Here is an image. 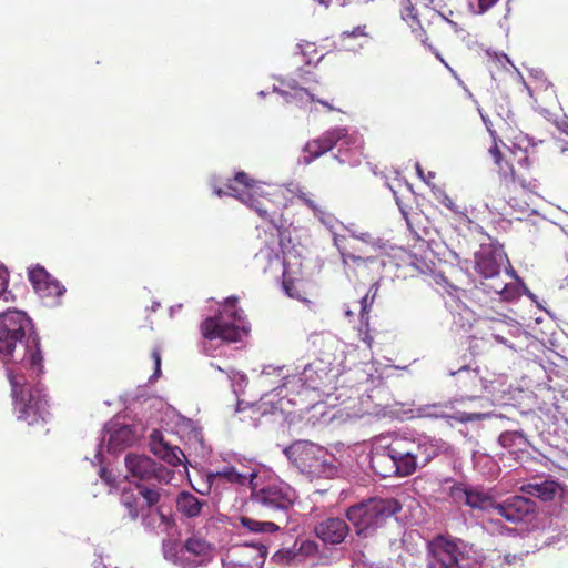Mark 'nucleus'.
I'll return each mask as SVG.
<instances>
[{"label":"nucleus","instance_id":"nucleus-37","mask_svg":"<svg viewBox=\"0 0 568 568\" xmlns=\"http://www.w3.org/2000/svg\"><path fill=\"white\" fill-rule=\"evenodd\" d=\"M521 438H523L521 434H519L517 432H505V433L500 434L499 443L503 447L511 448V447L516 446V442Z\"/></svg>","mask_w":568,"mask_h":568},{"label":"nucleus","instance_id":"nucleus-24","mask_svg":"<svg viewBox=\"0 0 568 568\" xmlns=\"http://www.w3.org/2000/svg\"><path fill=\"white\" fill-rule=\"evenodd\" d=\"M407 448L414 454L415 459L419 467H425L429 464L440 452L437 442L433 439L409 440L406 439Z\"/></svg>","mask_w":568,"mask_h":568},{"label":"nucleus","instance_id":"nucleus-10","mask_svg":"<svg viewBox=\"0 0 568 568\" xmlns=\"http://www.w3.org/2000/svg\"><path fill=\"white\" fill-rule=\"evenodd\" d=\"M338 142H341L342 145L348 146L355 143V139L348 133L345 126H335L326 130L320 136L307 141L303 149L306 154L304 156V163L310 164L333 150Z\"/></svg>","mask_w":568,"mask_h":568},{"label":"nucleus","instance_id":"nucleus-29","mask_svg":"<svg viewBox=\"0 0 568 568\" xmlns=\"http://www.w3.org/2000/svg\"><path fill=\"white\" fill-rule=\"evenodd\" d=\"M456 491L463 493V495L465 496V503L470 508L494 511V506L496 505V501L488 494L475 489L459 488H456Z\"/></svg>","mask_w":568,"mask_h":568},{"label":"nucleus","instance_id":"nucleus-25","mask_svg":"<svg viewBox=\"0 0 568 568\" xmlns=\"http://www.w3.org/2000/svg\"><path fill=\"white\" fill-rule=\"evenodd\" d=\"M235 556L237 557V564L241 568H262L266 549L264 547L245 545L235 551Z\"/></svg>","mask_w":568,"mask_h":568},{"label":"nucleus","instance_id":"nucleus-52","mask_svg":"<svg viewBox=\"0 0 568 568\" xmlns=\"http://www.w3.org/2000/svg\"><path fill=\"white\" fill-rule=\"evenodd\" d=\"M403 18L406 20L410 18L413 21H416L417 16L415 9L412 6L405 8V11L403 12Z\"/></svg>","mask_w":568,"mask_h":568},{"label":"nucleus","instance_id":"nucleus-59","mask_svg":"<svg viewBox=\"0 0 568 568\" xmlns=\"http://www.w3.org/2000/svg\"><path fill=\"white\" fill-rule=\"evenodd\" d=\"M346 315H347V316H352V315H353V313H352L351 311H347V312H346Z\"/></svg>","mask_w":568,"mask_h":568},{"label":"nucleus","instance_id":"nucleus-6","mask_svg":"<svg viewBox=\"0 0 568 568\" xmlns=\"http://www.w3.org/2000/svg\"><path fill=\"white\" fill-rule=\"evenodd\" d=\"M297 500L295 489L280 479H271L262 486L256 481L252 486L251 501L272 519L287 524L291 511Z\"/></svg>","mask_w":568,"mask_h":568},{"label":"nucleus","instance_id":"nucleus-18","mask_svg":"<svg viewBox=\"0 0 568 568\" xmlns=\"http://www.w3.org/2000/svg\"><path fill=\"white\" fill-rule=\"evenodd\" d=\"M267 226H257V237L264 244V248H261L260 252L265 254L268 258H272L274 255L278 258L277 247L282 246V239L285 233L284 225L282 220H277L274 222H267Z\"/></svg>","mask_w":568,"mask_h":568},{"label":"nucleus","instance_id":"nucleus-21","mask_svg":"<svg viewBox=\"0 0 568 568\" xmlns=\"http://www.w3.org/2000/svg\"><path fill=\"white\" fill-rule=\"evenodd\" d=\"M334 244L337 247L342 262L352 260L358 256H371L375 255L363 246L359 240L356 239V234H336L334 236Z\"/></svg>","mask_w":568,"mask_h":568},{"label":"nucleus","instance_id":"nucleus-13","mask_svg":"<svg viewBox=\"0 0 568 568\" xmlns=\"http://www.w3.org/2000/svg\"><path fill=\"white\" fill-rule=\"evenodd\" d=\"M536 510V503L524 496H511L501 503H496L494 513L510 523L525 520Z\"/></svg>","mask_w":568,"mask_h":568},{"label":"nucleus","instance_id":"nucleus-31","mask_svg":"<svg viewBox=\"0 0 568 568\" xmlns=\"http://www.w3.org/2000/svg\"><path fill=\"white\" fill-rule=\"evenodd\" d=\"M240 520L243 527L253 532H275L280 529V526L271 520L261 521L247 516H242Z\"/></svg>","mask_w":568,"mask_h":568},{"label":"nucleus","instance_id":"nucleus-12","mask_svg":"<svg viewBox=\"0 0 568 568\" xmlns=\"http://www.w3.org/2000/svg\"><path fill=\"white\" fill-rule=\"evenodd\" d=\"M28 278L36 293L43 300L55 301L65 293V287L43 266L37 265L30 268Z\"/></svg>","mask_w":568,"mask_h":568},{"label":"nucleus","instance_id":"nucleus-39","mask_svg":"<svg viewBox=\"0 0 568 568\" xmlns=\"http://www.w3.org/2000/svg\"><path fill=\"white\" fill-rule=\"evenodd\" d=\"M450 375H465V381L475 383L477 381V373L471 371L467 365L462 366L458 371L450 372Z\"/></svg>","mask_w":568,"mask_h":568},{"label":"nucleus","instance_id":"nucleus-51","mask_svg":"<svg viewBox=\"0 0 568 568\" xmlns=\"http://www.w3.org/2000/svg\"><path fill=\"white\" fill-rule=\"evenodd\" d=\"M487 286L489 290H491L496 294H501L506 288V284L503 282H498V281H496L493 284H487Z\"/></svg>","mask_w":568,"mask_h":568},{"label":"nucleus","instance_id":"nucleus-58","mask_svg":"<svg viewBox=\"0 0 568 568\" xmlns=\"http://www.w3.org/2000/svg\"><path fill=\"white\" fill-rule=\"evenodd\" d=\"M402 212H403V215H404V217H405V220H406L407 224L409 225V220H408V217H407V213H406L405 211H402Z\"/></svg>","mask_w":568,"mask_h":568},{"label":"nucleus","instance_id":"nucleus-2","mask_svg":"<svg viewBox=\"0 0 568 568\" xmlns=\"http://www.w3.org/2000/svg\"><path fill=\"white\" fill-rule=\"evenodd\" d=\"M230 194L253 210L266 222L282 220L285 204L281 192L251 178L246 172H237L229 180Z\"/></svg>","mask_w":568,"mask_h":568},{"label":"nucleus","instance_id":"nucleus-17","mask_svg":"<svg viewBox=\"0 0 568 568\" xmlns=\"http://www.w3.org/2000/svg\"><path fill=\"white\" fill-rule=\"evenodd\" d=\"M150 450L172 466L182 465L186 459L182 449L178 446H172L168 440L164 439L163 434L160 430H153L150 435Z\"/></svg>","mask_w":568,"mask_h":568},{"label":"nucleus","instance_id":"nucleus-57","mask_svg":"<svg viewBox=\"0 0 568 568\" xmlns=\"http://www.w3.org/2000/svg\"><path fill=\"white\" fill-rule=\"evenodd\" d=\"M416 169H417L418 174H419L420 176H423V172H422V169H420V165H419V164H417V165H416Z\"/></svg>","mask_w":568,"mask_h":568},{"label":"nucleus","instance_id":"nucleus-56","mask_svg":"<svg viewBox=\"0 0 568 568\" xmlns=\"http://www.w3.org/2000/svg\"><path fill=\"white\" fill-rule=\"evenodd\" d=\"M314 2H318L320 4L324 6L325 9L329 7L331 0H313Z\"/></svg>","mask_w":568,"mask_h":568},{"label":"nucleus","instance_id":"nucleus-55","mask_svg":"<svg viewBox=\"0 0 568 568\" xmlns=\"http://www.w3.org/2000/svg\"><path fill=\"white\" fill-rule=\"evenodd\" d=\"M230 192H231V190H230L227 186H226V191H224V190H222V189H216V190H215V194H216L217 196H220V197H221V196H223V195H230V196H232V195L230 194Z\"/></svg>","mask_w":568,"mask_h":568},{"label":"nucleus","instance_id":"nucleus-15","mask_svg":"<svg viewBox=\"0 0 568 568\" xmlns=\"http://www.w3.org/2000/svg\"><path fill=\"white\" fill-rule=\"evenodd\" d=\"M505 254L493 246H481L475 253V270L486 280H497L504 263Z\"/></svg>","mask_w":568,"mask_h":568},{"label":"nucleus","instance_id":"nucleus-33","mask_svg":"<svg viewBox=\"0 0 568 568\" xmlns=\"http://www.w3.org/2000/svg\"><path fill=\"white\" fill-rule=\"evenodd\" d=\"M491 560L496 562L498 568L515 567L517 565H523L524 555L511 552L501 554V551L495 550L491 555Z\"/></svg>","mask_w":568,"mask_h":568},{"label":"nucleus","instance_id":"nucleus-60","mask_svg":"<svg viewBox=\"0 0 568 568\" xmlns=\"http://www.w3.org/2000/svg\"><path fill=\"white\" fill-rule=\"evenodd\" d=\"M313 45H314V44L307 43V44H306V48L308 49V48H312Z\"/></svg>","mask_w":568,"mask_h":568},{"label":"nucleus","instance_id":"nucleus-11","mask_svg":"<svg viewBox=\"0 0 568 568\" xmlns=\"http://www.w3.org/2000/svg\"><path fill=\"white\" fill-rule=\"evenodd\" d=\"M466 561L468 558L456 542L439 537L430 547L427 568H469Z\"/></svg>","mask_w":568,"mask_h":568},{"label":"nucleus","instance_id":"nucleus-30","mask_svg":"<svg viewBox=\"0 0 568 568\" xmlns=\"http://www.w3.org/2000/svg\"><path fill=\"white\" fill-rule=\"evenodd\" d=\"M121 505L128 510L131 520H136L143 511L139 491L132 488H123L120 495Z\"/></svg>","mask_w":568,"mask_h":568},{"label":"nucleus","instance_id":"nucleus-35","mask_svg":"<svg viewBox=\"0 0 568 568\" xmlns=\"http://www.w3.org/2000/svg\"><path fill=\"white\" fill-rule=\"evenodd\" d=\"M366 26H357L352 31H344L339 36V45L342 48H346V41L351 38H359V37H366Z\"/></svg>","mask_w":568,"mask_h":568},{"label":"nucleus","instance_id":"nucleus-14","mask_svg":"<svg viewBox=\"0 0 568 568\" xmlns=\"http://www.w3.org/2000/svg\"><path fill=\"white\" fill-rule=\"evenodd\" d=\"M257 475L256 473H242L239 471L234 466L226 465L222 469L212 471L207 475V483L210 488L220 489L224 484H230L236 487L255 486Z\"/></svg>","mask_w":568,"mask_h":568},{"label":"nucleus","instance_id":"nucleus-45","mask_svg":"<svg viewBox=\"0 0 568 568\" xmlns=\"http://www.w3.org/2000/svg\"><path fill=\"white\" fill-rule=\"evenodd\" d=\"M297 197H298L301 201H303V203H304L305 205H307L311 210H313V211H317V210H318V207H317V205H316L315 201H314L313 199H311L306 193H304V192H300V193L297 194Z\"/></svg>","mask_w":568,"mask_h":568},{"label":"nucleus","instance_id":"nucleus-28","mask_svg":"<svg viewBox=\"0 0 568 568\" xmlns=\"http://www.w3.org/2000/svg\"><path fill=\"white\" fill-rule=\"evenodd\" d=\"M206 501L200 500L189 491H182L176 497L178 510L189 518L197 517Z\"/></svg>","mask_w":568,"mask_h":568},{"label":"nucleus","instance_id":"nucleus-42","mask_svg":"<svg viewBox=\"0 0 568 568\" xmlns=\"http://www.w3.org/2000/svg\"><path fill=\"white\" fill-rule=\"evenodd\" d=\"M154 513L160 518L161 524L164 525L165 528H171L175 525L174 518L171 515L164 514L161 507L156 508Z\"/></svg>","mask_w":568,"mask_h":568},{"label":"nucleus","instance_id":"nucleus-16","mask_svg":"<svg viewBox=\"0 0 568 568\" xmlns=\"http://www.w3.org/2000/svg\"><path fill=\"white\" fill-rule=\"evenodd\" d=\"M314 532L325 545H339L349 534V526L341 517H327L318 521Z\"/></svg>","mask_w":568,"mask_h":568},{"label":"nucleus","instance_id":"nucleus-9","mask_svg":"<svg viewBox=\"0 0 568 568\" xmlns=\"http://www.w3.org/2000/svg\"><path fill=\"white\" fill-rule=\"evenodd\" d=\"M287 458L304 474L317 475L324 466L325 452L310 442H296L285 449Z\"/></svg>","mask_w":568,"mask_h":568},{"label":"nucleus","instance_id":"nucleus-3","mask_svg":"<svg viewBox=\"0 0 568 568\" xmlns=\"http://www.w3.org/2000/svg\"><path fill=\"white\" fill-rule=\"evenodd\" d=\"M481 118L493 139V145L488 149V153L493 158L498 173L506 180L524 183L523 171L529 165L526 149L510 148L503 142V138H510L513 130L510 124L500 115L491 119L488 114H481Z\"/></svg>","mask_w":568,"mask_h":568},{"label":"nucleus","instance_id":"nucleus-34","mask_svg":"<svg viewBox=\"0 0 568 568\" xmlns=\"http://www.w3.org/2000/svg\"><path fill=\"white\" fill-rule=\"evenodd\" d=\"M356 239L359 240L365 248L375 255L382 250L379 241L374 239L369 233H361L359 235H356Z\"/></svg>","mask_w":568,"mask_h":568},{"label":"nucleus","instance_id":"nucleus-43","mask_svg":"<svg viewBox=\"0 0 568 568\" xmlns=\"http://www.w3.org/2000/svg\"><path fill=\"white\" fill-rule=\"evenodd\" d=\"M9 274L7 268L0 263V296L8 287Z\"/></svg>","mask_w":568,"mask_h":568},{"label":"nucleus","instance_id":"nucleus-8","mask_svg":"<svg viewBox=\"0 0 568 568\" xmlns=\"http://www.w3.org/2000/svg\"><path fill=\"white\" fill-rule=\"evenodd\" d=\"M125 467L131 477L139 480L138 483L168 484L173 478L172 470L145 455L128 454Z\"/></svg>","mask_w":568,"mask_h":568},{"label":"nucleus","instance_id":"nucleus-40","mask_svg":"<svg viewBox=\"0 0 568 568\" xmlns=\"http://www.w3.org/2000/svg\"><path fill=\"white\" fill-rule=\"evenodd\" d=\"M361 324H362V326L358 329L359 339L363 343H365L368 348H371L373 345V336L369 332V327H368L369 324L368 323H367V325L365 323H361Z\"/></svg>","mask_w":568,"mask_h":568},{"label":"nucleus","instance_id":"nucleus-47","mask_svg":"<svg viewBox=\"0 0 568 568\" xmlns=\"http://www.w3.org/2000/svg\"><path fill=\"white\" fill-rule=\"evenodd\" d=\"M498 0H477L478 10L477 13H484L490 9Z\"/></svg>","mask_w":568,"mask_h":568},{"label":"nucleus","instance_id":"nucleus-49","mask_svg":"<svg viewBox=\"0 0 568 568\" xmlns=\"http://www.w3.org/2000/svg\"><path fill=\"white\" fill-rule=\"evenodd\" d=\"M152 359L154 362V366H155V369H154V376H158L161 372V356H160V353L159 351L154 349L152 352Z\"/></svg>","mask_w":568,"mask_h":568},{"label":"nucleus","instance_id":"nucleus-26","mask_svg":"<svg viewBox=\"0 0 568 568\" xmlns=\"http://www.w3.org/2000/svg\"><path fill=\"white\" fill-rule=\"evenodd\" d=\"M559 489V484L555 480H544L541 483H529L523 485L520 490L527 495L537 497L542 501L552 500Z\"/></svg>","mask_w":568,"mask_h":568},{"label":"nucleus","instance_id":"nucleus-53","mask_svg":"<svg viewBox=\"0 0 568 568\" xmlns=\"http://www.w3.org/2000/svg\"><path fill=\"white\" fill-rule=\"evenodd\" d=\"M493 338L499 343V344H504L506 345L507 347L509 348H514V345L513 344H509L508 341L499 333H493L491 334Z\"/></svg>","mask_w":568,"mask_h":568},{"label":"nucleus","instance_id":"nucleus-23","mask_svg":"<svg viewBox=\"0 0 568 568\" xmlns=\"http://www.w3.org/2000/svg\"><path fill=\"white\" fill-rule=\"evenodd\" d=\"M181 554L191 566H197L209 559L211 545L204 538L192 536L185 540Z\"/></svg>","mask_w":568,"mask_h":568},{"label":"nucleus","instance_id":"nucleus-41","mask_svg":"<svg viewBox=\"0 0 568 568\" xmlns=\"http://www.w3.org/2000/svg\"><path fill=\"white\" fill-rule=\"evenodd\" d=\"M483 417H484V415L479 414V413L459 412L455 418H456V420H458L460 423H468V422L480 420Z\"/></svg>","mask_w":568,"mask_h":568},{"label":"nucleus","instance_id":"nucleus-22","mask_svg":"<svg viewBox=\"0 0 568 568\" xmlns=\"http://www.w3.org/2000/svg\"><path fill=\"white\" fill-rule=\"evenodd\" d=\"M406 438L394 439L390 443V452L395 454L398 476L405 477L412 475L419 466L414 454L407 448Z\"/></svg>","mask_w":568,"mask_h":568},{"label":"nucleus","instance_id":"nucleus-4","mask_svg":"<svg viewBox=\"0 0 568 568\" xmlns=\"http://www.w3.org/2000/svg\"><path fill=\"white\" fill-rule=\"evenodd\" d=\"M36 374H32L33 379ZM7 378L11 387L14 413L19 420L28 425L44 423L50 416L49 404L44 389L37 383L31 384L30 375L17 369H8Z\"/></svg>","mask_w":568,"mask_h":568},{"label":"nucleus","instance_id":"nucleus-19","mask_svg":"<svg viewBox=\"0 0 568 568\" xmlns=\"http://www.w3.org/2000/svg\"><path fill=\"white\" fill-rule=\"evenodd\" d=\"M396 460L395 454L390 452V444L385 447H375L371 453V467L383 478L398 476Z\"/></svg>","mask_w":568,"mask_h":568},{"label":"nucleus","instance_id":"nucleus-46","mask_svg":"<svg viewBox=\"0 0 568 568\" xmlns=\"http://www.w3.org/2000/svg\"><path fill=\"white\" fill-rule=\"evenodd\" d=\"M317 550V546L314 541H310V540H306V541H303L300 546V551L308 555V554H313Z\"/></svg>","mask_w":568,"mask_h":568},{"label":"nucleus","instance_id":"nucleus-27","mask_svg":"<svg viewBox=\"0 0 568 568\" xmlns=\"http://www.w3.org/2000/svg\"><path fill=\"white\" fill-rule=\"evenodd\" d=\"M347 275L356 278L367 277L371 274V267L376 263V255L358 256L346 262H342Z\"/></svg>","mask_w":568,"mask_h":568},{"label":"nucleus","instance_id":"nucleus-48","mask_svg":"<svg viewBox=\"0 0 568 568\" xmlns=\"http://www.w3.org/2000/svg\"><path fill=\"white\" fill-rule=\"evenodd\" d=\"M296 556L295 552H293L292 550L290 549H282V550H278L276 554H275V557L278 559V560H292L294 557Z\"/></svg>","mask_w":568,"mask_h":568},{"label":"nucleus","instance_id":"nucleus-36","mask_svg":"<svg viewBox=\"0 0 568 568\" xmlns=\"http://www.w3.org/2000/svg\"><path fill=\"white\" fill-rule=\"evenodd\" d=\"M374 301V296H369V293H367L365 296H363L359 301L361 304V311H359V317L361 323H365L367 325L368 321V314L371 312V307Z\"/></svg>","mask_w":568,"mask_h":568},{"label":"nucleus","instance_id":"nucleus-1","mask_svg":"<svg viewBox=\"0 0 568 568\" xmlns=\"http://www.w3.org/2000/svg\"><path fill=\"white\" fill-rule=\"evenodd\" d=\"M0 359L12 364L8 369L30 372L40 376L43 373V356L40 349V338L32 331L31 320L26 313L9 310L0 314Z\"/></svg>","mask_w":568,"mask_h":568},{"label":"nucleus","instance_id":"nucleus-38","mask_svg":"<svg viewBox=\"0 0 568 568\" xmlns=\"http://www.w3.org/2000/svg\"><path fill=\"white\" fill-rule=\"evenodd\" d=\"M438 201L442 205H444L446 209H448L454 214L465 215L462 210V206L458 205L448 194L443 193L438 197Z\"/></svg>","mask_w":568,"mask_h":568},{"label":"nucleus","instance_id":"nucleus-32","mask_svg":"<svg viewBox=\"0 0 568 568\" xmlns=\"http://www.w3.org/2000/svg\"><path fill=\"white\" fill-rule=\"evenodd\" d=\"M135 487L139 490L140 498H143L149 509L154 507L160 501L161 493L154 486V484L149 485V483H136Z\"/></svg>","mask_w":568,"mask_h":568},{"label":"nucleus","instance_id":"nucleus-7","mask_svg":"<svg viewBox=\"0 0 568 568\" xmlns=\"http://www.w3.org/2000/svg\"><path fill=\"white\" fill-rule=\"evenodd\" d=\"M237 298L227 297L221 310L201 324V334L206 339H222L229 343L239 342L244 328V318L236 306Z\"/></svg>","mask_w":568,"mask_h":568},{"label":"nucleus","instance_id":"nucleus-5","mask_svg":"<svg viewBox=\"0 0 568 568\" xmlns=\"http://www.w3.org/2000/svg\"><path fill=\"white\" fill-rule=\"evenodd\" d=\"M400 508V504L394 498H369L348 507L346 517L355 535L359 539H368Z\"/></svg>","mask_w":568,"mask_h":568},{"label":"nucleus","instance_id":"nucleus-50","mask_svg":"<svg viewBox=\"0 0 568 568\" xmlns=\"http://www.w3.org/2000/svg\"><path fill=\"white\" fill-rule=\"evenodd\" d=\"M556 128L561 132L568 135V118L565 116L555 122Z\"/></svg>","mask_w":568,"mask_h":568},{"label":"nucleus","instance_id":"nucleus-44","mask_svg":"<svg viewBox=\"0 0 568 568\" xmlns=\"http://www.w3.org/2000/svg\"><path fill=\"white\" fill-rule=\"evenodd\" d=\"M155 517V513L151 510H149L146 514H142L141 518L143 526L145 528H154Z\"/></svg>","mask_w":568,"mask_h":568},{"label":"nucleus","instance_id":"nucleus-54","mask_svg":"<svg viewBox=\"0 0 568 568\" xmlns=\"http://www.w3.org/2000/svg\"><path fill=\"white\" fill-rule=\"evenodd\" d=\"M310 97H311V100H312V101H316V102L321 103L322 105H324L325 108H327V110H329V111L337 110L335 106H333L332 104H329L327 101L322 100V99H320V98H316L314 94H310Z\"/></svg>","mask_w":568,"mask_h":568},{"label":"nucleus","instance_id":"nucleus-20","mask_svg":"<svg viewBox=\"0 0 568 568\" xmlns=\"http://www.w3.org/2000/svg\"><path fill=\"white\" fill-rule=\"evenodd\" d=\"M282 287L285 294L298 301L307 300V291L301 268L291 270L287 263H283Z\"/></svg>","mask_w":568,"mask_h":568}]
</instances>
